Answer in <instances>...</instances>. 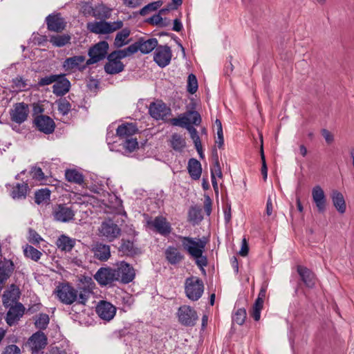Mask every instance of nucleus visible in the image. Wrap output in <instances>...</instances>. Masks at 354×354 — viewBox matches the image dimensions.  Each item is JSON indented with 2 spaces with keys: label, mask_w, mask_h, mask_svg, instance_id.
<instances>
[{
  "label": "nucleus",
  "mask_w": 354,
  "mask_h": 354,
  "mask_svg": "<svg viewBox=\"0 0 354 354\" xmlns=\"http://www.w3.org/2000/svg\"><path fill=\"white\" fill-rule=\"evenodd\" d=\"M54 292L64 304L71 305L76 303L84 306L90 297L91 290L86 287L76 289L69 283H61L57 286Z\"/></svg>",
  "instance_id": "obj_1"
},
{
  "label": "nucleus",
  "mask_w": 354,
  "mask_h": 354,
  "mask_svg": "<svg viewBox=\"0 0 354 354\" xmlns=\"http://www.w3.org/2000/svg\"><path fill=\"white\" fill-rule=\"evenodd\" d=\"M178 239L181 241L183 250L195 260L198 267L205 272L204 267L207 266V257L203 254L207 244L205 239L183 236H178Z\"/></svg>",
  "instance_id": "obj_2"
},
{
  "label": "nucleus",
  "mask_w": 354,
  "mask_h": 354,
  "mask_svg": "<svg viewBox=\"0 0 354 354\" xmlns=\"http://www.w3.org/2000/svg\"><path fill=\"white\" fill-rule=\"evenodd\" d=\"M170 123L173 126L183 127L187 130L188 127H192V124L199 126L201 117L198 111L190 110L179 115L178 118L171 119Z\"/></svg>",
  "instance_id": "obj_3"
},
{
  "label": "nucleus",
  "mask_w": 354,
  "mask_h": 354,
  "mask_svg": "<svg viewBox=\"0 0 354 354\" xmlns=\"http://www.w3.org/2000/svg\"><path fill=\"white\" fill-rule=\"evenodd\" d=\"M123 26L122 21L108 22L104 20L92 21L87 24V29L93 33L104 35L113 32L120 29Z\"/></svg>",
  "instance_id": "obj_4"
},
{
  "label": "nucleus",
  "mask_w": 354,
  "mask_h": 354,
  "mask_svg": "<svg viewBox=\"0 0 354 354\" xmlns=\"http://www.w3.org/2000/svg\"><path fill=\"white\" fill-rule=\"evenodd\" d=\"M204 291V285L201 279L198 277H189L185 283V292L186 296L192 301L198 300Z\"/></svg>",
  "instance_id": "obj_5"
},
{
  "label": "nucleus",
  "mask_w": 354,
  "mask_h": 354,
  "mask_svg": "<svg viewBox=\"0 0 354 354\" xmlns=\"http://www.w3.org/2000/svg\"><path fill=\"white\" fill-rule=\"evenodd\" d=\"M115 270V274L116 281L123 283L127 284L131 282L136 277V271L132 266L129 263L122 261L116 264Z\"/></svg>",
  "instance_id": "obj_6"
},
{
  "label": "nucleus",
  "mask_w": 354,
  "mask_h": 354,
  "mask_svg": "<svg viewBox=\"0 0 354 354\" xmlns=\"http://www.w3.org/2000/svg\"><path fill=\"white\" fill-rule=\"evenodd\" d=\"M108 48L109 44L105 41H100L91 48L88 50L90 58L87 59V65L97 63L105 58Z\"/></svg>",
  "instance_id": "obj_7"
},
{
  "label": "nucleus",
  "mask_w": 354,
  "mask_h": 354,
  "mask_svg": "<svg viewBox=\"0 0 354 354\" xmlns=\"http://www.w3.org/2000/svg\"><path fill=\"white\" fill-rule=\"evenodd\" d=\"M149 113L156 120H165L171 114V109L161 100H158L149 104Z\"/></svg>",
  "instance_id": "obj_8"
},
{
  "label": "nucleus",
  "mask_w": 354,
  "mask_h": 354,
  "mask_svg": "<svg viewBox=\"0 0 354 354\" xmlns=\"http://www.w3.org/2000/svg\"><path fill=\"white\" fill-rule=\"evenodd\" d=\"M147 225L155 232L164 236H168L172 230L169 222L162 216H158L153 220H149Z\"/></svg>",
  "instance_id": "obj_9"
},
{
  "label": "nucleus",
  "mask_w": 354,
  "mask_h": 354,
  "mask_svg": "<svg viewBox=\"0 0 354 354\" xmlns=\"http://www.w3.org/2000/svg\"><path fill=\"white\" fill-rule=\"evenodd\" d=\"M88 65L87 60L83 55H77L66 58L63 62L62 67L67 72H74L75 71H82Z\"/></svg>",
  "instance_id": "obj_10"
},
{
  "label": "nucleus",
  "mask_w": 354,
  "mask_h": 354,
  "mask_svg": "<svg viewBox=\"0 0 354 354\" xmlns=\"http://www.w3.org/2000/svg\"><path fill=\"white\" fill-rule=\"evenodd\" d=\"M178 320L184 326H192L195 325L198 319L196 312L189 306H183L178 310Z\"/></svg>",
  "instance_id": "obj_11"
},
{
  "label": "nucleus",
  "mask_w": 354,
  "mask_h": 354,
  "mask_svg": "<svg viewBox=\"0 0 354 354\" xmlns=\"http://www.w3.org/2000/svg\"><path fill=\"white\" fill-rule=\"evenodd\" d=\"M53 216L57 221L67 223L73 220L75 212L65 204H59L53 208Z\"/></svg>",
  "instance_id": "obj_12"
},
{
  "label": "nucleus",
  "mask_w": 354,
  "mask_h": 354,
  "mask_svg": "<svg viewBox=\"0 0 354 354\" xmlns=\"http://www.w3.org/2000/svg\"><path fill=\"white\" fill-rule=\"evenodd\" d=\"M28 344L32 354L43 353L42 350L47 344V337L43 332L38 331L29 338Z\"/></svg>",
  "instance_id": "obj_13"
},
{
  "label": "nucleus",
  "mask_w": 354,
  "mask_h": 354,
  "mask_svg": "<svg viewBox=\"0 0 354 354\" xmlns=\"http://www.w3.org/2000/svg\"><path fill=\"white\" fill-rule=\"evenodd\" d=\"M171 56V50L169 46H160L156 48L153 60L160 67L164 68L170 63Z\"/></svg>",
  "instance_id": "obj_14"
},
{
  "label": "nucleus",
  "mask_w": 354,
  "mask_h": 354,
  "mask_svg": "<svg viewBox=\"0 0 354 354\" xmlns=\"http://www.w3.org/2000/svg\"><path fill=\"white\" fill-rule=\"evenodd\" d=\"M100 232L109 241H112L119 236L121 230L117 224L114 223L111 220H109L102 223Z\"/></svg>",
  "instance_id": "obj_15"
},
{
  "label": "nucleus",
  "mask_w": 354,
  "mask_h": 354,
  "mask_svg": "<svg viewBox=\"0 0 354 354\" xmlns=\"http://www.w3.org/2000/svg\"><path fill=\"white\" fill-rule=\"evenodd\" d=\"M94 279L101 286L111 284L116 281L113 268H100L94 275Z\"/></svg>",
  "instance_id": "obj_16"
},
{
  "label": "nucleus",
  "mask_w": 354,
  "mask_h": 354,
  "mask_svg": "<svg viewBox=\"0 0 354 354\" xmlns=\"http://www.w3.org/2000/svg\"><path fill=\"white\" fill-rule=\"evenodd\" d=\"M29 113L28 106L24 103H17L10 111V118L12 121L17 124H21L25 122Z\"/></svg>",
  "instance_id": "obj_17"
},
{
  "label": "nucleus",
  "mask_w": 354,
  "mask_h": 354,
  "mask_svg": "<svg viewBox=\"0 0 354 354\" xmlns=\"http://www.w3.org/2000/svg\"><path fill=\"white\" fill-rule=\"evenodd\" d=\"M96 313L101 319L110 321L114 317L116 308L111 303L101 301L96 307Z\"/></svg>",
  "instance_id": "obj_18"
},
{
  "label": "nucleus",
  "mask_w": 354,
  "mask_h": 354,
  "mask_svg": "<svg viewBox=\"0 0 354 354\" xmlns=\"http://www.w3.org/2000/svg\"><path fill=\"white\" fill-rule=\"evenodd\" d=\"M24 311L25 308L21 303L11 306L6 314V323L10 326L16 324L24 315Z\"/></svg>",
  "instance_id": "obj_19"
},
{
  "label": "nucleus",
  "mask_w": 354,
  "mask_h": 354,
  "mask_svg": "<svg viewBox=\"0 0 354 354\" xmlns=\"http://www.w3.org/2000/svg\"><path fill=\"white\" fill-rule=\"evenodd\" d=\"M312 197L318 212H324L326 208V198L323 189L319 185H316L313 188Z\"/></svg>",
  "instance_id": "obj_20"
},
{
  "label": "nucleus",
  "mask_w": 354,
  "mask_h": 354,
  "mask_svg": "<svg viewBox=\"0 0 354 354\" xmlns=\"http://www.w3.org/2000/svg\"><path fill=\"white\" fill-rule=\"evenodd\" d=\"M37 128L46 134H50L54 131L55 124L54 121L47 115H39L35 120Z\"/></svg>",
  "instance_id": "obj_21"
},
{
  "label": "nucleus",
  "mask_w": 354,
  "mask_h": 354,
  "mask_svg": "<svg viewBox=\"0 0 354 354\" xmlns=\"http://www.w3.org/2000/svg\"><path fill=\"white\" fill-rule=\"evenodd\" d=\"M48 29L53 32H61L66 26L64 19L59 14L49 15L46 19Z\"/></svg>",
  "instance_id": "obj_22"
},
{
  "label": "nucleus",
  "mask_w": 354,
  "mask_h": 354,
  "mask_svg": "<svg viewBox=\"0 0 354 354\" xmlns=\"http://www.w3.org/2000/svg\"><path fill=\"white\" fill-rule=\"evenodd\" d=\"M165 257L168 263L171 265H177L185 259L184 254L174 246H168L166 248Z\"/></svg>",
  "instance_id": "obj_23"
},
{
  "label": "nucleus",
  "mask_w": 354,
  "mask_h": 354,
  "mask_svg": "<svg viewBox=\"0 0 354 354\" xmlns=\"http://www.w3.org/2000/svg\"><path fill=\"white\" fill-rule=\"evenodd\" d=\"M58 75L59 78L55 81V84L53 86V91L55 95L62 96L69 91L71 83L65 77L64 75L61 74Z\"/></svg>",
  "instance_id": "obj_24"
},
{
  "label": "nucleus",
  "mask_w": 354,
  "mask_h": 354,
  "mask_svg": "<svg viewBox=\"0 0 354 354\" xmlns=\"http://www.w3.org/2000/svg\"><path fill=\"white\" fill-rule=\"evenodd\" d=\"M297 270L302 281L308 288H313L315 284V276L314 273L303 266H297Z\"/></svg>",
  "instance_id": "obj_25"
},
{
  "label": "nucleus",
  "mask_w": 354,
  "mask_h": 354,
  "mask_svg": "<svg viewBox=\"0 0 354 354\" xmlns=\"http://www.w3.org/2000/svg\"><path fill=\"white\" fill-rule=\"evenodd\" d=\"M19 294L20 292L18 287L15 284L10 285L2 296V300L4 306H9L12 305V304L18 299Z\"/></svg>",
  "instance_id": "obj_26"
},
{
  "label": "nucleus",
  "mask_w": 354,
  "mask_h": 354,
  "mask_svg": "<svg viewBox=\"0 0 354 354\" xmlns=\"http://www.w3.org/2000/svg\"><path fill=\"white\" fill-rule=\"evenodd\" d=\"M138 131V129L133 123H124L118 126L116 136L120 139L130 138Z\"/></svg>",
  "instance_id": "obj_27"
},
{
  "label": "nucleus",
  "mask_w": 354,
  "mask_h": 354,
  "mask_svg": "<svg viewBox=\"0 0 354 354\" xmlns=\"http://www.w3.org/2000/svg\"><path fill=\"white\" fill-rule=\"evenodd\" d=\"M94 257L102 261H107L111 257L110 247L101 243H97L93 248Z\"/></svg>",
  "instance_id": "obj_28"
},
{
  "label": "nucleus",
  "mask_w": 354,
  "mask_h": 354,
  "mask_svg": "<svg viewBox=\"0 0 354 354\" xmlns=\"http://www.w3.org/2000/svg\"><path fill=\"white\" fill-rule=\"evenodd\" d=\"M187 170L192 179L197 180L201 178L202 167L201 162L198 160L190 158L188 161Z\"/></svg>",
  "instance_id": "obj_29"
},
{
  "label": "nucleus",
  "mask_w": 354,
  "mask_h": 354,
  "mask_svg": "<svg viewBox=\"0 0 354 354\" xmlns=\"http://www.w3.org/2000/svg\"><path fill=\"white\" fill-rule=\"evenodd\" d=\"M124 68V65L121 61H117L108 56V62L104 65V71L106 73L114 75L122 72Z\"/></svg>",
  "instance_id": "obj_30"
},
{
  "label": "nucleus",
  "mask_w": 354,
  "mask_h": 354,
  "mask_svg": "<svg viewBox=\"0 0 354 354\" xmlns=\"http://www.w3.org/2000/svg\"><path fill=\"white\" fill-rule=\"evenodd\" d=\"M75 239L66 235H61L56 241L57 248L64 252H70L75 246Z\"/></svg>",
  "instance_id": "obj_31"
},
{
  "label": "nucleus",
  "mask_w": 354,
  "mask_h": 354,
  "mask_svg": "<svg viewBox=\"0 0 354 354\" xmlns=\"http://www.w3.org/2000/svg\"><path fill=\"white\" fill-rule=\"evenodd\" d=\"M88 13L92 14L96 19H105L110 17L111 10L103 5H98L95 8L88 7Z\"/></svg>",
  "instance_id": "obj_32"
},
{
  "label": "nucleus",
  "mask_w": 354,
  "mask_h": 354,
  "mask_svg": "<svg viewBox=\"0 0 354 354\" xmlns=\"http://www.w3.org/2000/svg\"><path fill=\"white\" fill-rule=\"evenodd\" d=\"M139 50L147 54L151 53L154 48L158 47V40L156 38H151L147 40L140 39L138 41Z\"/></svg>",
  "instance_id": "obj_33"
},
{
  "label": "nucleus",
  "mask_w": 354,
  "mask_h": 354,
  "mask_svg": "<svg viewBox=\"0 0 354 354\" xmlns=\"http://www.w3.org/2000/svg\"><path fill=\"white\" fill-rule=\"evenodd\" d=\"M333 205L340 214H344L346 211V203L344 196L339 192L333 191L331 196Z\"/></svg>",
  "instance_id": "obj_34"
},
{
  "label": "nucleus",
  "mask_w": 354,
  "mask_h": 354,
  "mask_svg": "<svg viewBox=\"0 0 354 354\" xmlns=\"http://www.w3.org/2000/svg\"><path fill=\"white\" fill-rule=\"evenodd\" d=\"M28 186L27 183H17L12 187L11 191V196L14 199H22L25 198L27 195Z\"/></svg>",
  "instance_id": "obj_35"
},
{
  "label": "nucleus",
  "mask_w": 354,
  "mask_h": 354,
  "mask_svg": "<svg viewBox=\"0 0 354 354\" xmlns=\"http://www.w3.org/2000/svg\"><path fill=\"white\" fill-rule=\"evenodd\" d=\"M65 177L68 182L77 185L83 184L84 180L82 174L75 169L66 170Z\"/></svg>",
  "instance_id": "obj_36"
},
{
  "label": "nucleus",
  "mask_w": 354,
  "mask_h": 354,
  "mask_svg": "<svg viewBox=\"0 0 354 354\" xmlns=\"http://www.w3.org/2000/svg\"><path fill=\"white\" fill-rule=\"evenodd\" d=\"M50 191L47 188L40 189L35 192V202L37 205L48 204L50 201Z\"/></svg>",
  "instance_id": "obj_37"
},
{
  "label": "nucleus",
  "mask_w": 354,
  "mask_h": 354,
  "mask_svg": "<svg viewBox=\"0 0 354 354\" xmlns=\"http://www.w3.org/2000/svg\"><path fill=\"white\" fill-rule=\"evenodd\" d=\"M170 142L172 149L178 151H182L186 145L185 138H183L181 135L176 133L171 135Z\"/></svg>",
  "instance_id": "obj_38"
},
{
  "label": "nucleus",
  "mask_w": 354,
  "mask_h": 354,
  "mask_svg": "<svg viewBox=\"0 0 354 354\" xmlns=\"http://www.w3.org/2000/svg\"><path fill=\"white\" fill-rule=\"evenodd\" d=\"M119 252L123 255L133 256L136 253V249L134 248L133 243L127 240L122 241L120 246L119 247Z\"/></svg>",
  "instance_id": "obj_39"
},
{
  "label": "nucleus",
  "mask_w": 354,
  "mask_h": 354,
  "mask_svg": "<svg viewBox=\"0 0 354 354\" xmlns=\"http://www.w3.org/2000/svg\"><path fill=\"white\" fill-rule=\"evenodd\" d=\"M130 35V30L127 28H124L118 32L115 36L114 45L117 48H120L127 44L126 39Z\"/></svg>",
  "instance_id": "obj_40"
},
{
  "label": "nucleus",
  "mask_w": 354,
  "mask_h": 354,
  "mask_svg": "<svg viewBox=\"0 0 354 354\" xmlns=\"http://www.w3.org/2000/svg\"><path fill=\"white\" fill-rule=\"evenodd\" d=\"M71 37L68 35H55L50 38V42L55 46L62 47L70 43Z\"/></svg>",
  "instance_id": "obj_41"
},
{
  "label": "nucleus",
  "mask_w": 354,
  "mask_h": 354,
  "mask_svg": "<svg viewBox=\"0 0 354 354\" xmlns=\"http://www.w3.org/2000/svg\"><path fill=\"white\" fill-rule=\"evenodd\" d=\"M49 316L46 313H40L35 319V327L39 330H45L49 324Z\"/></svg>",
  "instance_id": "obj_42"
},
{
  "label": "nucleus",
  "mask_w": 354,
  "mask_h": 354,
  "mask_svg": "<svg viewBox=\"0 0 354 354\" xmlns=\"http://www.w3.org/2000/svg\"><path fill=\"white\" fill-rule=\"evenodd\" d=\"M24 255L35 261H37L42 255V253L34 247L26 245L24 249Z\"/></svg>",
  "instance_id": "obj_43"
},
{
  "label": "nucleus",
  "mask_w": 354,
  "mask_h": 354,
  "mask_svg": "<svg viewBox=\"0 0 354 354\" xmlns=\"http://www.w3.org/2000/svg\"><path fill=\"white\" fill-rule=\"evenodd\" d=\"M169 9H161L158 14H156L152 17H149L146 20V22L156 26H159L161 27L165 26L167 25L166 23L163 22V19L161 17V14L165 13L166 11H168Z\"/></svg>",
  "instance_id": "obj_44"
},
{
  "label": "nucleus",
  "mask_w": 354,
  "mask_h": 354,
  "mask_svg": "<svg viewBox=\"0 0 354 354\" xmlns=\"http://www.w3.org/2000/svg\"><path fill=\"white\" fill-rule=\"evenodd\" d=\"M263 300L261 297L257 298L254 304L252 317L255 321H259L261 317V310L263 308Z\"/></svg>",
  "instance_id": "obj_45"
},
{
  "label": "nucleus",
  "mask_w": 354,
  "mask_h": 354,
  "mask_svg": "<svg viewBox=\"0 0 354 354\" xmlns=\"http://www.w3.org/2000/svg\"><path fill=\"white\" fill-rule=\"evenodd\" d=\"M162 5V2L161 1H153L144 6L142 9H140L139 13L142 16H145L149 14L150 12L155 11L158 10Z\"/></svg>",
  "instance_id": "obj_46"
},
{
  "label": "nucleus",
  "mask_w": 354,
  "mask_h": 354,
  "mask_svg": "<svg viewBox=\"0 0 354 354\" xmlns=\"http://www.w3.org/2000/svg\"><path fill=\"white\" fill-rule=\"evenodd\" d=\"M215 127L216 129L217 140L216 144L219 149L222 148L224 145V138L222 124L220 120L216 119L215 121Z\"/></svg>",
  "instance_id": "obj_47"
},
{
  "label": "nucleus",
  "mask_w": 354,
  "mask_h": 354,
  "mask_svg": "<svg viewBox=\"0 0 354 354\" xmlns=\"http://www.w3.org/2000/svg\"><path fill=\"white\" fill-rule=\"evenodd\" d=\"M198 89V81L196 77L194 74H189L187 77V90L191 93L194 94Z\"/></svg>",
  "instance_id": "obj_48"
},
{
  "label": "nucleus",
  "mask_w": 354,
  "mask_h": 354,
  "mask_svg": "<svg viewBox=\"0 0 354 354\" xmlns=\"http://www.w3.org/2000/svg\"><path fill=\"white\" fill-rule=\"evenodd\" d=\"M57 103L58 111L63 115H67L71 109V104L66 98L59 100Z\"/></svg>",
  "instance_id": "obj_49"
},
{
  "label": "nucleus",
  "mask_w": 354,
  "mask_h": 354,
  "mask_svg": "<svg viewBox=\"0 0 354 354\" xmlns=\"http://www.w3.org/2000/svg\"><path fill=\"white\" fill-rule=\"evenodd\" d=\"M246 310L244 308H239L232 317L233 322L239 325L243 324L246 319Z\"/></svg>",
  "instance_id": "obj_50"
},
{
  "label": "nucleus",
  "mask_w": 354,
  "mask_h": 354,
  "mask_svg": "<svg viewBox=\"0 0 354 354\" xmlns=\"http://www.w3.org/2000/svg\"><path fill=\"white\" fill-rule=\"evenodd\" d=\"M261 148H260V153H261V160L262 162L261 171V174L263 176V180H266L267 177H268V167H267L266 158H265L264 151H263L262 136L261 137Z\"/></svg>",
  "instance_id": "obj_51"
},
{
  "label": "nucleus",
  "mask_w": 354,
  "mask_h": 354,
  "mask_svg": "<svg viewBox=\"0 0 354 354\" xmlns=\"http://www.w3.org/2000/svg\"><path fill=\"white\" fill-rule=\"evenodd\" d=\"M12 83L17 91H25L28 88V84L26 80L22 77L18 76L12 80Z\"/></svg>",
  "instance_id": "obj_52"
},
{
  "label": "nucleus",
  "mask_w": 354,
  "mask_h": 354,
  "mask_svg": "<svg viewBox=\"0 0 354 354\" xmlns=\"http://www.w3.org/2000/svg\"><path fill=\"white\" fill-rule=\"evenodd\" d=\"M124 142L123 143V147L129 152L133 151L136 148H138V142L136 138H127L124 139Z\"/></svg>",
  "instance_id": "obj_53"
},
{
  "label": "nucleus",
  "mask_w": 354,
  "mask_h": 354,
  "mask_svg": "<svg viewBox=\"0 0 354 354\" xmlns=\"http://www.w3.org/2000/svg\"><path fill=\"white\" fill-rule=\"evenodd\" d=\"M189 218L193 222H198L202 219L201 210L196 207H192L189 210Z\"/></svg>",
  "instance_id": "obj_54"
},
{
  "label": "nucleus",
  "mask_w": 354,
  "mask_h": 354,
  "mask_svg": "<svg viewBox=\"0 0 354 354\" xmlns=\"http://www.w3.org/2000/svg\"><path fill=\"white\" fill-rule=\"evenodd\" d=\"M187 131H189L190 137L194 143L195 148H200L201 145L202 144L197 130L192 126V127H188Z\"/></svg>",
  "instance_id": "obj_55"
},
{
  "label": "nucleus",
  "mask_w": 354,
  "mask_h": 354,
  "mask_svg": "<svg viewBox=\"0 0 354 354\" xmlns=\"http://www.w3.org/2000/svg\"><path fill=\"white\" fill-rule=\"evenodd\" d=\"M57 78H59L58 75H50L49 76H46L39 80L38 85L40 86L50 85L53 83H55V81H56Z\"/></svg>",
  "instance_id": "obj_56"
},
{
  "label": "nucleus",
  "mask_w": 354,
  "mask_h": 354,
  "mask_svg": "<svg viewBox=\"0 0 354 354\" xmlns=\"http://www.w3.org/2000/svg\"><path fill=\"white\" fill-rule=\"evenodd\" d=\"M28 239L29 242L32 244L39 243L41 241H42L41 236L35 230L31 228H30L28 230Z\"/></svg>",
  "instance_id": "obj_57"
},
{
  "label": "nucleus",
  "mask_w": 354,
  "mask_h": 354,
  "mask_svg": "<svg viewBox=\"0 0 354 354\" xmlns=\"http://www.w3.org/2000/svg\"><path fill=\"white\" fill-rule=\"evenodd\" d=\"M109 55L110 56L111 58H113L117 61H120L121 59L128 57V55L124 49L114 51Z\"/></svg>",
  "instance_id": "obj_58"
},
{
  "label": "nucleus",
  "mask_w": 354,
  "mask_h": 354,
  "mask_svg": "<svg viewBox=\"0 0 354 354\" xmlns=\"http://www.w3.org/2000/svg\"><path fill=\"white\" fill-rule=\"evenodd\" d=\"M214 175V176H218V178L222 177V171L221 169V166L218 162V158H216L214 161V166L211 169V176Z\"/></svg>",
  "instance_id": "obj_59"
},
{
  "label": "nucleus",
  "mask_w": 354,
  "mask_h": 354,
  "mask_svg": "<svg viewBox=\"0 0 354 354\" xmlns=\"http://www.w3.org/2000/svg\"><path fill=\"white\" fill-rule=\"evenodd\" d=\"M3 354H21V351L17 345L11 344L5 348Z\"/></svg>",
  "instance_id": "obj_60"
},
{
  "label": "nucleus",
  "mask_w": 354,
  "mask_h": 354,
  "mask_svg": "<svg viewBox=\"0 0 354 354\" xmlns=\"http://www.w3.org/2000/svg\"><path fill=\"white\" fill-rule=\"evenodd\" d=\"M31 174L33 178L39 180L44 179V174L40 167H34L31 170Z\"/></svg>",
  "instance_id": "obj_61"
},
{
  "label": "nucleus",
  "mask_w": 354,
  "mask_h": 354,
  "mask_svg": "<svg viewBox=\"0 0 354 354\" xmlns=\"http://www.w3.org/2000/svg\"><path fill=\"white\" fill-rule=\"evenodd\" d=\"M204 209L207 215H210L212 212V200L209 196H205Z\"/></svg>",
  "instance_id": "obj_62"
},
{
  "label": "nucleus",
  "mask_w": 354,
  "mask_h": 354,
  "mask_svg": "<svg viewBox=\"0 0 354 354\" xmlns=\"http://www.w3.org/2000/svg\"><path fill=\"white\" fill-rule=\"evenodd\" d=\"M123 1L126 6L131 8H137L142 3V0H123Z\"/></svg>",
  "instance_id": "obj_63"
},
{
  "label": "nucleus",
  "mask_w": 354,
  "mask_h": 354,
  "mask_svg": "<svg viewBox=\"0 0 354 354\" xmlns=\"http://www.w3.org/2000/svg\"><path fill=\"white\" fill-rule=\"evenodd\" d=\"M322 135L323 136L326 142L328 144H330L333 142V140H334L333 135L327 129H322Z\"/></svg>",
  "instance_id": "obj_64"
}]
</instances>
